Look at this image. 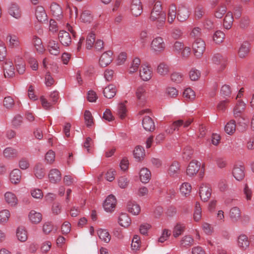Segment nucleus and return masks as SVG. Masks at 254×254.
<instances>
[{"label":"nucleus","mask_w":254,"mask_h":254,"mask_svg":"<svg viewBox=\"0 0 254 254\" xmlns=\"http://www.w3.org/2000/svg\"><path fill=\"white\" fill-rule=\"evenodd\" d=\"M213 40L216 44L222 43L225 38L224 33L221 31L218 30L215 32L213 35Z\"/></svg>","instance_id":"57"},{"label":"nucleus","mask_w":254,"mask_h":254,"mask_svg":"<svg viewBox=\"0 0 254 254\" xmlns=\"http://www.w3.org/2000/svg\"><path fill=\"white\" fill-rule=\"evenodd\" d=\"M16 237L18 240L21 242H25L28 238L27 232L23 227H19L16 230Z\"/></svg>","instance_id":"35"},{"label":"nucleus","mask_w":254,"mask_h":254,"mask_svg":"<svg viewBox=\"0 0 254 254\" xmlns=\"http://www.w3.org/2000/svg\"><path fill=\"white\" fill-rule=\"evenodd\" d=\"M28 219L32 223L37 224L42 221V215L39 212L32 210L29 213Z\"/></svg>","instance_id":"22"},{"label":"nucleus","mask_w":254,"mask_h":254,"mask_svg":"<svg viewBox=\"0 0 254 254\" xmlns=\"http://www.w3.org/2000/svg\"><path fill=\"white\" fill-rule=\"evenodd\" d=\"M192 49L195 56L200 57L205 49L204 42L200 38L196 39L192 45Z\"/></svg>","instance_id":"4"},{"label":"nucleus","mask_w":254,"mask_h":254,"mask_svg":"<svg viewBox=\"0 0 254 254\" xmlns=\"http://www.w3.org/2000/svg\"><path fill=\"white\" fill-rule=\"evenodd\" d=\"M179 94L178 90L174 87H168L165 91V96L169 98H176Z\"/></svg>","instance_id":"46"},{"label":"nucleus","mask_w":254,"mask_h":254,"mask_svg":"<svg viewBox=\"0 0 254 254\" xmlns=\"http://www.w3.org/2000/svg\"><path fill=\"white\" fill-rule=\"evenodd\" d=\"M10 213L8 209H5L0 211V223L5 224L9 220Z\"/></svg>","instance_id":"51"},{"label":"nucleus","mask_w":254,"mask_h":254,"mask_svg":"<svg viewBox=\"0 0 254 254\" xmlns=\"http://www.w3.org/2000/svg\"><path fill=\"white\" fill-rule=\"evenodd\" d=\"M53 231L56 232L57 229H55V227L52 222L48 221L43 224L42 232L44 234L48 235Z\"/></svg>","instance_id":"48"},{"label":"nucleus","mask_w":254,"mask_h":254,"mask_svg":"<svg viewBox=\"0 0 254 254\" xmlns=\"http://www.w3.org/2000/svg\"><path fill=\"white\" fill-rule=\"evenodd\" d=\"M156 71L161 76H165L170 72L169 66L166 63H161L157 66Z\"/></svg>","instance_id":"32"},{"label":"nucleus","mask_w":254,"mask_h":254,"mask_svg":"<svg viewBox=\"0 0 254 254\" xmlns=\"http://www.w3.org/2000/svg\"><path fill=\"white\" fill-rule=\"evenodd\" d=\"M180 168L178 162L174 161L169 167L168 174L171 177H176L180 173Z\"/></svg>","instance_id":"28"},{"label":"nucleus","mask_w":254,"mask_h":254,"mask_svg":"<svg viewBox=\"0 0 254 254\" xmlns=\"http://www.w3.org/2000/svg\"><path fill=\"white\" fill-rule=\"evenodd\" d=\"M200 163L196 161H191L187 169V174L189 176L196 175L200 168Z\"/></svg>","instance_id":"15"},{"label":"nucleus","mask_w":254,"mask_h":254,"mask_svg":"<svg viewBox=\"0 0 254 254\" xmlns=\"http://www.w3.org/2000/svg\"><path fill=\"white\" fill-rule=\"evenodd\" d=\"M183 97L186 100L192 101L195 99V94L191 88H187L183 92Z\"/></svg>","instance_id":"52"},{"label":"nucleus","mask_w":254,"mask_h":254,"mask_svg":"<svg viewBox=\"0 0 254 254\" xmlns=\"http://www.w3.org/2000/svg\"><path fill=\"white\" fill-rule=\"evenodd\" d=\"M130 8L132 15L135 16L140 15L142 12V7L140 0H132Z\"/></svg>","instance_id":"12"},{"label":"nucleus","mask_w":254,"mask_h":254,"mask_svg":"<svg viewBox=\"0 0 254 254\" xmlns=\"http://www.w3.org/2000/svg\"><path fill=\"white\" fill-rule=\"evenodd\" d=\"M5 202L10 206L14 207L18 204V199L14 193L7 191L4 194Z\"/></svg>","instance_id":"14"},{"label":"nucleus","mask_w":254,"mask_h":254,"mask_svg":"<svg viewBox=\"0 0 254 254\" xmlns=\"http://www.w3.org/2000/svg\"><path fill=\"white\" fill-rule=\"evenodd\" d=\"M95 40V34L93 32H90L87 36L86 40V47L88 49H91Z\"/></svg>","instance_id":"54"},{"label":"nucleus","mask_w":254,"mask_h":254,"mask_svg":"<svg viewBox=\"0 0 254 254\" xmlns=\"http://www.w3.org/2000/svg\"><path fill=\"white\" fill-rule=\"evenodd\" d=\"M191 190V186L189 183H183L180 187V191L181 194L184 196H188Z\"/></svg>","instance_id":"47"},{"label":"nucleus","mask_w":254,"mask_h":254,"mask_svg":"<svg viewBox=\"0 0 254 254\" xmlns=\"http://www.w3.org/2000/svg\"><path fill=\"white\" fill-rule=\"evenodd\" d=\"M127 207L128 211L134 215H138L140 212V207L135 202H129Z\"/></svg>","instance_id":"40"},{"label":"nucleus","mask_w":254,"mask_h":254,"mask_svg":"<svg viewBox=\"0 0 254 254\" xmlns=\"http://www.w3.org/2000/svg\"><path fill=\"white\" fill-rule=\"evenodd\" d=\"M50 8L53 16L57 19H61L63 13L61 6L56 3H53L51 5Z\"/></svg>","instance_id":"29"},{"label":"nucleus","mask_w":254,"mask_h":254,"mask_svg":"<svg viewBox=\"0 0 254 254\" xmlns=\"http://www.w3.org/2000/svg\"><path fill=\"white\" fill-rule=\"evenodd\" d=\"M151 174L150 171L146 168H143L139 172V178L140 181L144 184L149 182L151 179Z\"/></svg>","instance_id":"24"},{"label":"nucleus","mask_w":254,"mask_h":254,"mask_svg":"<svg viewBox=\"0 0 254 254\" xmlns=\"http://www.w3.org/2000/svg\"><path fill=\"white\" fill-rule=\"evenodd\" d=\"M140 64V60L138 58H134L129 68L128 71L130 73H133L136 71Z\"/></svg>","instance_id":"55"},{"label":"nucleus","mask_w":254,"mask_h":254,"mask_svg":"<svg viewBox=\"0 0 254 254\" xmlns=\"http://www.w3.org/2000/svg\"><path fill=\"white\" fill-rule=\"evenodd\" d=\"M32 196L36 199H41L43 197V193L41 190L34 188L30 191Z\"/></svg>","instance_id":"63"},{"label":"nucleus","mask_w":254,"mask_h":254,"mask_svg":"<svg viewBox=\"0 0 254 254\" xmlns=\"http://www.w3.org/2000/svg\"><path fill=\"white\" fill-rule=\"evenodd\" d=\"M238 245L242 249L248 248L250 243L247 236L244 234L240 235L238 238Z\"/></svg>","instance_id":"37"},{"label":"nucleus","mask_w":254,"mask_h":254,"mask_svg":"<svg viewBox=\"0 0 254 254\" xmlns=\"http://www.w3.org/2000/svg\"><path fill=\"white\" fill-rule=\"evenodd\" d=\"M59 39L62 45L68 46L71 42V37L68 32L64 31H60L59 33Z\"/></svg>","instance_id":"17"},{"label":"nucleus","mask_w":254,"mask_h":254,"mask_svg":"<svg viewBox=\"0 0 254 254\" xmlns=\"http://www.w3.org/2000/svg\"><path fill=\"white\" fill-rule=\"evenodd\" d=\"M4 74L5 77H12L15 74V68L11 61H6L3 65Z\"/></svg>","instance_id":"13"},{"label":"nucleus","mask_w":254,"mask_h":254,"mask_svg":"<svg viewBox=\"0 0 254 254\" xmlns=\"http://www.w3.org/2000/svg\"><path fill=\"white\" fill-rule=\"evenodd\" d=\"M8 12L10 15L16 19H19L21 16V11L19 6L16 4H11Z\"/></svg>","instance_id":"23"},{"label":"nucleus","mask_w":254,"mask_h":254,"mask_svg":"<svg viewBox=\"0 0 254 254\" xmlns=\"http://www.w3.org/2000/svg\"><path fill=\"white\" fill-rule=\"evenodd\" d=\"M85 122L87 127H90L93 124V119L90 111L86 110L84 113Z\"/></svg>","instance_id":"62"},{"label":"nucleus","mask_w":254,"mask_h":254,"mask_svg":"<svg viewBox=\"0 0 254 254\" xmlns=\"http://www.w3.org/2000/svg\"><path fill=\"white\" fill-rule=\"evenodd\" d=\"M33 43L36 50L39 53H43L44 51L41 40L36 36L33 37Z\"/></svg>","instance_id":"56"},{"label":"nucleus","mask_w":254,"mask_h":254,"mask_svg":"<svg viewBox=\"0 0 254 254\" xmlns=\"http://www.w3.org/2000/svg\"><path fill=\"white\" fill-rule=\"evenodd\" d=\"M201 218V208L198 202H196L193 213V219L196 222L199 221Z\"/></svg>","instance_id":"53"},{"label":"nucleus","mask_w":254,"mask_h":254,"mask_svg":"<svg viewBox=\"0 0 254 254\" xmlns=\"http://www.w3.org/2000/svg\"><path fill=\"white\" fill-rule=\"evenodd\" d=\"M250 44L247 42H243L238 50V55L240 58H244L246 57L249 52Z\"/></svg>","instance_id":"34"},{"label":"nucleus","mask_w":254,"mask_h":254,"mask_svg":"<svg viewBox=\"0 0 254 254\" xmlns=\"http://www.w3.org/2000/svg\"><path fill=\"white\" fill-rule=\"evenodd\" d=\"M21 180V172L19 169H14L10 174V180L13 184L19 183Z\"/></svg>","instance_id":"42"},{"label":"nucleus","mask_w":254,"mask_h":254,"mask_svg":"<svg viewBox=\"0 0 254 254\" xmlns=\"http://www.w3.org/2000/svg\"><path fill=\"white\" fill-rule=\"evenodd\" d=\"M212 193V189L208 184H203L200 185L199 190V194L201 199L207 201L210 198Z\"/></svg>","instance_id":"6"},{"label":"nucleus","mask_w":254,"mask_h":254,"mask_svg":"<svg viewBox=\"0 0 254 254\" xmlns=\"http://www.w3.org/2000/svg\"><path fill=\"white\" fill-rule=\"evenodd\" d=\"M166 19V14L162 10V5L160 2H156L151 12L149 19L151 21H155L157 28L161 29L164 26Z\"/></svg>","instance_id":"1"},{"label":"nucleus","mask_w":254,"mask_h":254,"mask_svg":"<svg viewBox=\"0 0 254 254\" xmlns=\"http://www.w3.org/2000/svg\"><path fill=\"white\" fill-rule=\"evenodd\" d=\"M146 89L145 86L140 85L136 88L135 95L139 100L144 101L146 98Z\"/></svg>","instance_id":"41"},{"label":"nucleus","mask_w":254,"mask_h":254,"mask_svg":"<svg viewBox=\"0 0 254 254\" xmlns=\"http://www.w3.org/2000/svg\"><path fill=\"white\" fill-rule=\"evenodd\" d=\"M3 155L5 158L9 159L16 158L18 155V152L16 149L7 147L3 150Z\"/></svg>","instance_id":"33"},{"label":"nucleus","mask_w":254,"mask_h":254,"mask_svg":"<svg viewBox=\"0 0 254 254\" xmlns=\"http://www.w3.org/2000/svg\"><path fill=\"white\" fill-rule=\"evenodd\" d=\"M145 156V150L141 146H136L133 151V156L137 161H140Z\"/></svg>","instance_id":"38"},{"label":"nucleus","mask_w":254,"mask_h":254,"mask_svg":"<svg viewBox=\"0 0 254 254\" xmlns=\"http://www.w3.org/2000/svg\"><path fill=\"white\" fill-rule=\"evenodd\" d=\"M97 235L100 239L103 242L108 243L111 240V236L106 229H99L97 231Z\"/></svg>","instance_id":"31"},{"label":"nucleus","mask_w":254,"mask_h":254,"mask_svg":"<svg viewBox=\"0 0 254 254\" xmlns=\"http://www.w3.org/2000/svg\"><path fill=\"white\" fill-rule=\"evenodd\" d=\"M117 204V200L113 194L108 195L103 204V208L107 212H111L114 211Z\"/></svg>","instance_id":"5"},{"label":"nucleus","mask_w":254,"mask_h":254,"mask_svg":"<svg viewBox=\"0 0 254 254\" xmlns=\"http://www.w3.org/2000/svg\"><path fill=\"white\" fill-rule=\"evenodd\" d=\"M152 74L153 72L150 66L145 64L141 65L139 70V75L142 80H149L152 78Z\"/></svg>","instance_id":"8"},{"label":"nucleus","mask_w":254,"mask_h":254,"mask_svg":"<svg viewBox=\"0 0 254 254\" xmlns=\"http://www.w3.org/2000/svg\"><path fill=\"white\" fill-rule=\"evenodd\" d=\"M148 35L146 31L141 32L139 36V41L142 47H145L148 42Z\"/></svg>","instance_id":"60"},{"label":"nucleus","mask_w":254,"mask_h":254,"mask_svg":"<svg viewBox=\"0 0 254 254\" xmlns=\"http://www.w3.org/2000/svg\"><path fill=\"white\" fill-rule=\"evenodd\" d=\"M236 122L234 120H230L225 126L224 130L226 133L232 135L236 131Z\"/></svg>","instance_id":"45"},{"label":"nucleus","mask_w":254,"mask_h":254,"mask_svg":"<svg viewBox=\"0 0 254 254\" xmlns=\"http://www.w3.org/2000/svg\"><path fill=\"white\" fill-rule=\"evenodd\" d=\"M233 16L231 12H228L225 18L223 21V26L226 29H229L231 28L233 22Z\"/></svg>","instance_id":"44"},{"label":"nucleus","mask_w":254,"mask_h":254,"mask_svg":"<svg viewBox=\"0 0 254 254\" xmlns=\"http://www.w3.org/2000/svg\"><path fill=\"white\" fill-rule=\"evenodd\" d=\"M229 216L232 222L237 223L241 219V211L238 207H233L230 209Z\"/></svg>","instance_id":"11"},{"label":"nucleus","mask_w":254,"mask_h":254,"mask_svg":"<svg viewBox=\"0 0 254 254\" xmlns=\"http://www.w3.org/2000/svg\"><path fill=\"white\" fill-rule=\"evenodd\" d=\"M212 62L219 71L223 70L226 65V59L219 54H215L212 57Z\"/></svg>","instance_id":"7"},{"label":"nucleus","mask_w":254,"mask_h":254,"mask_svg":"<svg viewBox=\"0 0 254 254\" xmlns=\"http://www.w3.org/2000/svg\"><path fill=\"white\" fill-rule=\"evenodd\" d=\"M171 79L174 82L180 83L183 79V75L181 73L175 72L171 75Z\"/></svg>","instance_id":"64"},{"label":"nucleus","mask_w":254,"mask_h":254,"mask_svg":"<svg viewBox=\"0 0 254 254\" xmlns=\"http://www.w3.org/2000/svg\"><path fill=\"white\" fill-rule=\"evenodd\" d=\"M48 49L50 53L53 55H58L60 53L59 45L55 41L50 40L48 45Z\"/></svg>","instance_id":"27"},{"label":"nucleus","mask_w":254,"mask_h":254,"mask_svg":"<svg viewBox=\"0 0 254 254\" xmlns=\"http://www.w3.org/2000/svg\"><path fill=\"white\" fill-rule=\"evenodd\" d=\"M113 53L111 51L104 52L101 56L99 63L101 66L106 67L108 65L113 61Z\"/></svg>","instance_id":"10"},{"label":"nucleus","mask_w":254,"mask_h":254,"mask_svg":"<svg viewBox=\"0 0 254 254\" xmlns=\"http://www.w3.org/2000/svg\"><path fill=\"white\" fill-rule=\"evenodd\" d=\"M193 239L190 235H186L180 241V246L181 248H189L193 245Z\"/></svg>","instance_id":"39"},{"label":"nucleus","mask_w":254,"mask_h":254,"mask_svg":"<svg viewBox=\"0 0 254 254\" xmlns=\"http://www.w3.org/2000/svg\"><path fill=\"white\" fill-rule=\"evenodd\" d=\"M165 48L164 39L160 36L154 38L150 43V49L153 52L161 53L165 50Z\"/></svg>","instance_id":"3"},{"label":"nucleus","mask_w":254,"mask_h":254,"mask_svg":"<svg viewBox=\"0 0 254 254\" xmlns=\"http://www.w3.org/2000/svg\"><path fill=\"white\" fill-rule=\"evenodd\" d=\"M190 15V11L189 9L184 5H181L179 7L177 10V20L181 22H183L186 21Z\"/></svg>","instance_id":"9"},{"label":"nucleus","mask_w":254,"mask_h":254,"mask_svg":"<svg viewBox=\"0 0 254 254\" xmlns=\"http://www.w3.org/2000/svg\"><path fill=\"white\" fill-rule=\"evenodd\" d=\"M186 229V225L185 224L179 222L177 223L174 227L173 229V235L175 238H178L181 235Z\"/></svg>","instance_id":"30"},{"label":"nucleus","mask_w":254,"mask_h":254,"mask_svg":"<svg viewBox=\"0 0 254 254\" xmlns=\"http://www.w3.org/2000/svg\"><path fill=\"white\" fill-rule=\"evenodd\" d=\"M117 183L120 188L125 189L128 187L129 181L127 177L121 176L117 179Z\"/></svg>","instance_id":"50"},{"label":"nucleus","mask_w":254,"mask_h":254,"mask_svg":"<svg viewBox=\"0 0 254 254\" xmlns=\"http://www.w3.org/2000/svg\"><path fill=\"white\" fill-rule=\"evenodd\" d=\"M245 168L243 166L236 165L234 166L232 174L234 177L238 181H241L245 177Z\"/></svg>","instance_id":"18"},{"label":"nucleus","mask_w":254,"mask_h":254,"mask_svg":"<svg viewBox=\"0 0 254 254\" xmlns=\"http://www.w3.org/2000/svg\"><path fill=\"white\" fill-rule=\"evenodd\" d=\"M246 108V104L242 101H239L234 108L235 117H239Z\"/></svg>","instance_id":"43"},{"label":"nucleus","mask_w":254,"mask_h":254,"mask_svg":"<svg viewBox=\"0 0 254 254\" xmlns=\"http://www.w3.org/2000/svg\"><path fill=\"white\" fill-rule=\"evenodd\" d=\"M177 16V7L175 5L171 4L168 9L167 13V22L172 24Z\"/></svg>","instance_id":"25"},{"label":"nucleus","mask_w":254,"mask_h":254,"mask_svg":"<svg viewBox=\"0 0 254 254\" xmlns=\"http://www.w3.org/2000/svg\"><path fill=\"white\" fill-rule=\"evenodd\" d=\"M8 40V46L11 48H18L20 45V42L18 38L14 35L8 34L6 37Z\"/></svg>","instance_id":"36"},{"label":"nucleus","mask_w":254,"mask_h":254,"mask_svg":"<svg viewBox=\"0 0 254 254\" xmlns=\"http://www.w3.org/2000/svg\"><path fill=\"white\" fill-rule=\"evenodd\" d=\"M80 19L84 23H90L92 21L93 18L90 11L85 10L82 13Z\"/></svg>","instance_id":"58"},{"label":"nucleus","mask_w":254,"mask_h":254,"mask_svg":"<svg viewBox=\"0 0 254 254\" xmlns=\"http://www.w3.org/2000/svg\"><path fill=\"white\" fill-rule=\"evenodd\" d=\"M115 75L114 71L110 68H107L104 73V77L106 81L110 82L112 81Z\"/></svg>","instance_id":"61"},{"label":"nucleus","mask_w":254,"mask_h":254,"mask_svg":"<svg viewBox=\"0 0 254 254\" xmlns=\"http://www.w3.org/2000/svg\"><path fill=\"white\" fill-rule=\"evenodd\" d=\"M189 76L192 81L197 80L200 76V72L195 68H191L189 72Z\"/></svg>","instance_id":"59"},{"label":"nucleus","mask_w":254,"mask_h":254,"mask_svg":"<svg viewBox=\"0 0 254 254\" xmlns=\"http://www.w3.org/2000/svg\"><path fill=\"white\" fill-rule=\"evenodd\" d=\"M143 128L149 131H153L155 129V124L153 120L149 116H145L142 122Z\"/></svg>","instance_id":"21"},{"label":"nucleus","mask_w":254,"mask_h":254,"mask_svg":"<svg viewBox=\"0 0 254 254\" xmlns=\"http://www.w3.org/2000/svg\"><path fill=\"white\" fill-rule=\"evenodd\" d=\"M117 89L114 84H110L103 90V93L105 97L108 99L113 98L116 94Z\"/></svg>","instance_id":"16"},{"label":"nucleus","mask_w":254,"mask_h":254,"mask_svg":"<svg viewBox=\"0 0 254 254\" xmlns=\"http://www.w3.org/2000/svg\"><path fill=\"white\" fill-rule=\"evenodd\" d=\"M118 223L121 226L127 228L131 224V219L127 213H122L119 216Z\"/></svg>","instance_id":"26"},{"label":"nucleus","mask_w":254,"mask_h":254,"mask_svg":"<svg viewBox=\"0 0 254 254\" xmlns=\"http://www.w3.org/2000/svg\"><path fill=\"white\" fill-rule=\"evenodd\" d=\"M35 14L37 19L41 22H44L47 19L45 10L41 5H38L36 7Z\"/></svg>","instance_id":"20"},{"label":"nucleus","mask_w":254,"mask_h":254,"mask_svg":"<svg viewBox=\"0 0 254 254\" xmlns=\"http://www.w3.org/2000/svg\"><path fill=\"white\" fill-rule=\"evenodd\" d=\"M192 122V119H188L185 120H178L174 121L172 126L166 129L167 133L172 134L176 130H178L179 127H183L185 128L188 127Z\"/></svg>","instance_id":"2"},{"label":"nucleus","mask_w":254,"mask_h":254,"mask_svg":"<svg viewBox=\"0 0 254 254\" xmlns=\"http://www.w3.org/2000/svg\"><path fill=\"white\" fill-rule=\"evenodd\" d=\"M34 174L36 178L42 179L45 176L44 168L41 163L37 164L34 168Z\"/></svg>","instance_id":"49"},{"label":"nucleus","mask_w":254,"mask_h":254,"mask_svg":"<svg viewBox=\"0 0 254 254\" xmlns=\"http://www.w3.org/2000/svg\"><path fill=\"white\" fill-rule=\"evenodd\" d=\"M48 177L50 182L56 183L61 180L62 175L58 169H52L50 171Z\"/></svg>","instance_id":"19"}]
</instances>
